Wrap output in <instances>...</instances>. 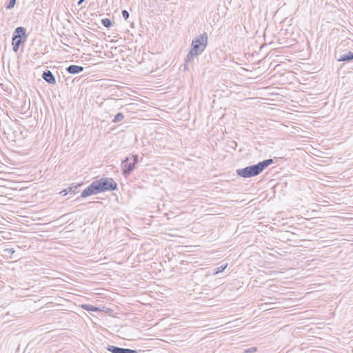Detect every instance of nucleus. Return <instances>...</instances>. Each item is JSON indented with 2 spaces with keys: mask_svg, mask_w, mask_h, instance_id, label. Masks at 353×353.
<instances>
[{
  "mask_svg": "<svg viewBox=\"0 0 353 353\" xmlns=\"http://www.w3.org/2000/svg\"><path fill=\"white\" fill-rule=\"evenodd\" d=\"M117 189V183L112 178L103 177L94 181L89 186L83 190L81 197L85 198L92 194H97L106 191Z\"/></svg>",
  "mask_w": 353,
  "mask_h": 353,
  "instance_id": "1",
  "label": "nucleus"
},
{
  "mask_svg": "<svg viewBox=\"0 0 353 353\" xmlns=\"http://www.w3.org/2000/svg\"><path fill=\"white\" fill-rule=\"evenodd\" d=\"M274 163L273 159H268L259 162L257 164L236 170L238 176L242 178H250L261 174L266 168Z\"/></svg>",
  "mask_w": 353,
  "mask_h": 353,
  "instance_id": "2",
  "label": "nucleus"
},
{
  "mask_svg": "<svg viewBox=\"0 0 353 353\" xmlns=\"http://www.w3.org/2000/svg\"><path fill=\"white\" fill-rule=\"evenodd\" d=\"M208 37L206 32H203L194 39L191 43V50L187 55V61H193L194 58L201 54L208 46Z\"/></svg>",
  "mask_w": 353,
  "mask_h": 353,
  "instance_id": "3",
  "label": "nucleus"
},
{
  "mask_svg": "<svg viewBox=\"0 0 353 353\" xmlns=\"http://www.w3.org/2000/svg\"><path fill=\"white\" fill-rule=\"evenodd\" d=\"M27 37L26 29L24 27L19 26L15 28L12 38V50L14 52H17L19 46L26 42Z\"/></svg>",
  "mask_w": 353,
  "mask_h": 353,
  "instance_id": "4",
  "label": "nucleus"
},
{
  "mask_svg": "<svg viewBox=\"0 0 353 353\" xmlns=\"http://www.w3.org/2000/svg\"><path fill=\"white\" fill-rule=\"evenodd\" d=\"M139 162V157L137 154H131L125 158L121 161V166L122 168V174L124 177H128L132 171L135 169V165Z\"/></svg>",
  "mask_w": 353,
  "mask_h": 353,
  "instance_id": "5",
  "label": "nucleus"
},
{
  "mask_svg": "<svg viewBox=\"0 0 353 353\" xmlns=\"http://www.w3.org/2000/svg\"><path fill=\"white\" fill-rule=\"evenodd\" d=\"M107 350L111 353H137L136 350L114 345H108Z\"/></svg>",
  "mask_w": 353,
  "mask_h": 353,
  "instance_id": "6",
  "label": "nucleus"
},
{
  "mask_svg": "<svg viewBox=\"0 0 353 353\" xmlns=\"http://www.w3.org/2000/svg\"><path fill=\"white\" fill-rule=\"evenodd\" d=\"M42 78L50 84H54L56 83L55 77L50 70L44 71L42 74Z\"/></svg>",
  "mask_w": 353,
  "mask_h": 353,
  "instance_id": "7",
  "label": "nucleus"
},
{
  "mask_svg": "<svg viewBox=\"0 0 353 353\" xmlns=\"http://www.w3.org/2000/svg\"><path fill=\"white\" fill-rule=\"evenodd\" d=\"M339 62H348L353 60V52L347 51L346 53L341 54L339 57H336Z\"/></svg>",
  "mask_w": 353,
  "mask_h": 353,
  "instance_id": "8",
  "label": "nucleus"
},
{
  "mask_svg": "<svg viewBox=\"0 0 353 353\" xmlns=\"http://www.w3.org/2000/svg\"><path fill=\"white\" fill-rule=\"evenodd\" d=\"M83 70H84L83 67L79 66V65H70L66 68V71L69 74H79L81 72H83Z\"/></svg>",
  "mask_w": 353,
  "mask_h": 353,
  "instance_id": "9",
  "label": "nucleus"
},
{
  "mask_svg": "<svg viewBox=\"0 0 353 353\" xmlns=\"http://www.w3.org/2000/svg\"><path fill=\"white\" fill-rule=\"evenodd\" d=\"M81 307L87 311L98 312L99 309L94 305L88 304H83Z\"/></svg>",
  "mask_w": 353,
  "mask_h": 353,
  "instance_id": "10",
  "label": "nucleus"
},
{
  "mask_svg": "<svg viewBox=\"0 0 353 353\" xmlns=\"http://www.w3.org/2000/svg\"><path fill=\"white\" fill-rule=\"evenodd\" d=\"M124 117H125L123 113L119 112L114 116V119H112V122L115 123L121 122L124 119Z\"/></svg>",
  "mask_w": 353,
  "mask_h": 353,
  "instance_id": "11",
  "label": "nucleus"
},
{
  "mask_svg": "<svg viewBox=\"0 0 353 353\" xmlns=\"http://www.w3.org/2000/svg\"><path fill=\"white\" fill-rule=\"evenodd\" d=\"M101 24L105 28H110L112 25L111 20L108 18L101 19Z\"/></svg>",
  "mask_w": 353,
  "mask_h": 353,
  "instance_id": "12",
  "label": "nucleus"
},
{
  "mask_svg": "<svg viewBox=\"0 0 353 353\" xmlns=\"http://www.w3.org/2000/svg\"><path fill=\"white\" fill-rule=\"evenodd\" d=\"M227 265H228L227 264H225V265H221L219 267H217L215 269V274H218V273H220V272H222L223 271H224L225 270V268H227Z\"/></svg>",
  "mask_w": 353,
  "mask_h": 353,
  "instance_id": "13",
  "label": "nucleus"
},
{
  "mask_svg": "<svg viewBox=\"0 0 353 353\" xmlns=\"http://www.w3.org/2000/svg\"><path fill=\"white\" fill-rule=\"evenodd\" d=\"M3 252L5 254H10L12 255L15 252L13 248H6L3 250ZM10 258H12L11 256H10Z\"/></svg>",
  "mask_w": 353,
  "mask_h": 353,
  "instance_id": "14",
  "label": "nucleus"
},
{
  "mask_svg": "<svg viewBox=\"0 0 353 353\" xmlns=\"http://www.w3.org/2000/svg\"><path fill=\"white\" fill-rule=\"evenodd\" d=\"M16 3V0H10L8 4L6 6L7 9H12Z\"/></svg>",
  "mask_w": 353,
  "mask_h": 353,
  "instance_id": "15",
  "label": "nucleus"
},
{
  "mask_svg": "<svg viewBox=\"0 0 353 353\" xmlns=\"http://www.w3.org/2000/svg\"><path fill=\"white\" fill-rule=\"evenodd\" d=\"M257 348L256 347H252L250 348H248L244 350L243 353H253L256 351Z\"/></svg>",
  "mask_w": 353,
  "mask_h": 353,
  "instance_id": "16",
  "label": "nucleus"
},
{
  "mask_svg": "<svg viewBox=\"0 0 353 353\" xmlns=\"http://www.w3.org/2000/svg\"><path fill=\"white\" fill-rule=\"evenodd\" d=\"M122 17L124 18L125 20H127L129 18V12L126 10H122Z\"/></svg>",
  "mask_w": 353,
  "mask_h": 353,
  "instance_id": "17",
  "label": "nucleus"
},
{
  "mask_svg": "<svg viewBox=\"0 0 353 353\" xmlns=\"http://www.w3.org/2000/svg\"><path fill=\"white\" fill-rule=\"evenodd\" d=\"M72 191V188L70 187L68 189H65L61 192V193H63V195H66L68 192H70Z\"/></svg>",
  "mask_w": 353,
  "mask_h": 353,
  "instance_id": "18",
  "label": "nucleus"
},
{
  "mask_svg": "<svg viewBox=\"0 0 353 353\" xmlns=\"http://www.w3.org/2000/svg\"><path fill=\"white\" fill-rule=\"evenodd\" d=\"M192 61H187V57L185 58V63L183 64V68L185 70H188V64L190 63H192Z\"/></svg>",
  "mask_w": 353,
  "mask_h": 353,
  "instance_id": "19",
  "label": "nucleus"
},
{
  "mask_svg": "<svg viewBox=\"0 0 353 353\" xmlns=\"http://www.w3.org/2000/svg\"><path fill=\"white\" fill-rule=\"evenodd\" d=\"M85 0H79L77 3L78 6H81Z\"/></svg>",
  "mask_w": 353,
  "mask_h": 353,
  "instance_id": "20",
  "label": "nucleus"
}]
</instances>
